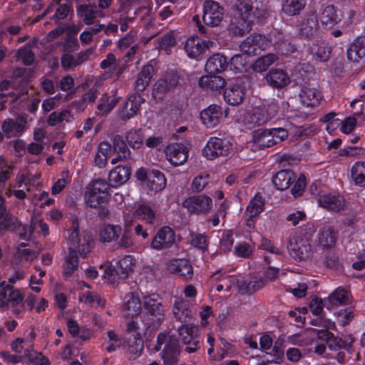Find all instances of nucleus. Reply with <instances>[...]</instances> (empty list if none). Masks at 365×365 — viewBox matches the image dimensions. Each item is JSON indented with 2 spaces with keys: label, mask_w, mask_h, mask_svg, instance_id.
<instances>
[{
  "label": "nucleus",
  "mask_w": 365,
  "mask_h": 365,
  "mask_svg": "<svg viewBox=\"0 0 365 365\" xmlns=\"http://www.w3.org/2000/svg\"><path fill=\"white\" fill-rule=\"evenodd\" d=\"M71 118V113L68 110H63L60 112H52L47 118V123L50 126H55L63 121L68 122Z\"/></svg>",
  "instance_id": "nucleus-54"
},
{
  "label": "nucleus",
  "mask_w": 365,
  "mask_h": 365,
  "mask_svg": "<svg viewBox=\"0 0 365 365\" xmlns=\"http://www.w3.org/2000/svg\"><path fill=\"white\" fill-rule=\"evenodd\" d=\"M253 141L261 148H269L277 144L271 129H257L253 133Z\"/></svg>",
  "instance_id": "nucleus-32"
},
{
  "label": "nucleus",
  "mask_w": 365,
  "mask_h": 365,
  "mask_svg": "<svg viewBox=\"0 0 365 365\" xmlns=\"http://www.w3.org/2000/svg\"><path fill=\"white\" fill-rule=\"evenodd\" d=\"M158 43V48L163 50H167L170 47L173 46L175 44V38L173 31H170L163 35L161 38H159Z\"/></svg>",
  "instance_id": "nucleus-59"
},
{
  "label": "nucleus",
  "mask_w": 365,
  "mask_h": 365,
  "mask_svg": "<svg viewBox=\"0 0 365 365\" xmlns=\"http://www.w3.org/2000/svg\"><path fill=\"white\" fill-rule=\"evenodd\" d=\"M232 150V144L224 139L216 137L210 138L202 153L208 160H214L220 156H227Z\"/></svg>",
  "instance_id": "nucleus-8"
},
{
  "label": "nucleus",
  "mask_w": 365,
  "mask_h": 365,
  "mask_svg": "<svg viewBox=\"0 0 365 365\" xmlns=\"http://www.w3.org/2000/svg\"><path fill=\"white\" fill-rule=\"evenodd\" d=\"M319 202L322 207L333 212H339L344 207V200L341 196L324 195L320 197Z\"/></svg>",
  "instance_id": "nucleus-35"
},
{
  "label": "nucleus",
  "mask_w": 365,
  "mask_h": 365,
  "mask_svg": "<svg viewBox=\"0 0 365 365\" xmlns=\"http://www.w3.org/2000/svg\"><path fill=\"white\" fill-rule=\"evenodd\" d=\"M165 155L169 162L178 166L187 161L188 148L182 143H170L166 147Z\"/></svg>",
  "instance_id": "nucleus-15"
},
{
  "label": "nucleus",
  "mask_w": 365,
  "mask_h": 365,
  "mask_svg": "<svg viewBox=\"0 0 365 365\" xmlns=\"http://www.w3.org/2000/svg\"><path fill=\"white\" fill-rule=\"evenodd\" d=\"M324 302L329 303L327 308L331 309L334 307L350 304L352 302V297L346 289L338 287L324 299Z\"/></svg>",
  "instance_id": "nucleus-24"
},
{
  "label": "nucleus",
  "mask_w": 365,
  "mask_h": 365,
  "mask_svg": "<svg viewBox=\"0 0 365 365\" xmlns=\"http://www.w3.org/2000/svg\"><path fill=\"white\" fill-rule=\"evenodd\" d=\"M170 272L178 274L185 280H190L193 275V269L190 262L186 259H173L168 263Z\"/></svg>",
  "instance_id": "nucleus-19"
},
{
  "label": "nucleus",
  "mask_w": 365,
  "mask_h": 365,
  "mask_svg": "<svg viewBox=\"0 0 365 365\" xmlns=\"http://www.w3.org/2000/svg\"><path fill=\"white\" fill-rule=\"evenodd\" d=\"M113 150L117 154L121 155L123 158L130 159L131 157V152L130 151L126 143L120 135H115L112 138Z\"/></svg>",
  "instance_id": "nucleus-46"
},
{
  "label": "nucleus",
  "mask_w": 365,
  "mask_h": 365,
  "mask_svg": "<svg viewBox=\"0 0 365 365\" xmlns=\"http://www.w3.org/2000/svg\"><path fill=\"white\" fill-rule=\"evenodd\" d=\"M26 356L28 357L30 362L34 365H50L48 359L41 353L29 350H26Z\"/></svg>",
  "instance_id": "nucleus-57"
},
{
  "label": "nucleus",
  "mask_w": 365,
  "mask_h": 365,
  "mask_svg": "<svg viewBox=\"0 0 365 365\" xmlns=\"http://www.w3.org/2000/svg\"><path fill=\"white\" fill-rule=\"evenodd\" d=\"M125 140L133 149L140 148L143 143V133L141 129L130 130L126 133Z\"/></svg>",
  "instance_id": "nucleus-53"
},
{
  "label": "nucleus",
  "mask_w": 365,
  "mask_h": 365,
  "mask_svg": "<svg viewBox=\"0 0 365 365\" xmlns=\"http://www.w3.org/2000/svg\"><path fill=\"white\" fill-rule=\"evenodd\" d=\"M206 49L203 41L199 38H190L185 45V50L190 58H196Z\"/></svg>",
  "instance_id": "nucleus-40"
},
{
  "label": "nucleus",
  "mask_w": 365,
  "mask_h": 365,
  "mask_svg": "<svg viewBox=\"0 0 365 365\" xmlns=\"http://www.w3.org/2000/svg\"><path fill=\"white\" fill-rule=\"evenodd\" d=\"M138 219L145 220L149 224H153L155 219V212L152 207L148 205H140L134 212Z\"/></svg>",
  "instance_id": "nucleus-51"
},
{
  "label": "nucleus",
  "mask_w": 365,
  "mask_h": 365,
  "mask_svg": "<svg viewBox=\"0 0 365 365\" xmlns=\"http://www.w3.org/2000/svg\"><path fill=\"white\" fill-rule=\"evenodd\" d=\"M279 57L277 54L269 53L257 58L252 63L251 68L257 73H262L268 69V68L277 61Z\"/></svg>",
  "instance_id": "nucleus-38"
},
{
  "label": "nucleus",
  "mask_w": 365,
  "mask_h": 365,
  "mask_svg": "<svg viewBox=\"0 0 365 365\" xmlns=\"http://www.w3.org/2000/svg\"><path fill=\"white\" fill-rule=\"evenodd\" d=\"M348 59L352 62L359 61L365 56V36L357 37L346 51Z\"/></svg>",
  "instance_id": "nucleus-30"
},
{
  "label": "nucleus",
  "mask_w": 365,
  "mask_h": 365,
  "mask_svg": "<svg viewBox=\"0 0 365 365\" xmlns=\"http://www.w3.org/2000/svg\"><path fill=\"white\" fill-rule=\"evenodd\" d=\"M237 9L240 17L244 21L245 25H242V29L235 27L234 31L240 36L251 30V23L256 19H260L265 16L267 9L262 0H237Z\"/></svg>",
  "instance_id": "nucleus-1"
},
{
  "label": "nucleus",
  "mask_w": 365,
  "mask_h": 365,
  "mask_svg": "<svg viewBox=\"0 0 365 365\" xmlns=\"http://www.w3.org/2000/svg\"><path fill=\"white\" fill-rule=\"evenodd\" d=\"M275 48L281 55L287 56L294 53L297 48L288 40H279L275 43Z\"/></svg>",
  "instance_id": "nucleus-55"
},
{
  "label": "nucleus",
  "mask_w": 365,
  "mask_h": 365,
  "mask_svg": "<svg viewBox=\"0 0 365 365\" xmlns=\"http://www.w3.org/2000/svg\"><path fill=\"white\" fill-rule=\"evenodd\" d=\"M190 243L195 247L205 250L207 248V237L205 235L190 232Z\"/></svg>",
  "instance_id": "nucleus-61"
},
{
  "label": "nucleus",
  "mask_w": 365,
  "mask_h": 365,
  "mask_svg": "<svg viewBox=\"0 0 365 365\" xmlns=\"http://www.w3.org/2000/svg\"><path fill=\"white\" fill-rule=\"evenodd\" d=\"M173 303V314L177 320L181 322H187L192 318V312L190 303L181 297H175Z\"/></svg>",
  "instance_id": "nucleus-21"
},
{
  "label": "nucleus",
  "mask_w": 365,
  "mask_h": 365,
  "mask_svg": "<svg viewBox=\"0 0 365 365\" xmlns=\"http://www.w3.org/2000/svg\"><path fill=\"white\" fill-rule=\"evenodd\" d=\"M269 45L270 40L265 36L259 34H253L241 42L240 49L244 54L254 56L259 55Z\"/></svg>",
  "instance_id": "nucleus-4"
},
{
  "label": "nucleus",
  "mask_w": 365,
  "mask_h": 365,
  "mask_svg": "<svg viewBox=\"0 0 365 365\" xmlns=\"http://www.w3.org/2000/svg\"><path fill=\"white\" fill-rule=\"evenodd\" d=\"M245 95V88L240 83H236L230 85L224 92L225 101L231 106L240 104Z\"/></svg>",
  "instance_id": "nucleus-26"
},
{
  "label": "nucleus",
  "mask_w": 365,
  "mask_h": 365,
  "mask_svg": "<svg viewBox=\"0 0 365 365\" xmlns=\"http://www.w3.org/2000/svg\"><path fill=\"white\" fill-rule=\"evenodd\" d=\"M311 52L320 61H327L330 58L331 49L324 43H317L312 46Z\"/></svg>",
  "instance_id": "nucleus-52"
},
{
  "label": "nucleus",
  "mask_w": 365,
  "mask_h": 365,
  "mask_svg": "<svg viewBox=\"0 0 365 365\" xmlns=\"http://www.w3.org/2000/svg\"><path fill=\"white\" fill-rule=\"evenodd\" d=\"M72 225L71 227V234L68 237V242L72 247L77 249L78 253L83 258H86L91 252L92 238L87 233L83 232L79 233V222L76 215L71 216Z\"/></svg>",
  "instance_id": "nucleus-3"
},
{
  "label": "nucleus",
  "mask_w": 365,
  "mask_h": 365,
  "mask_svg": "<svg viewBox=\"0 0 365 365\" xmlns=\"http://www.w3.org/2000/svg\"><path fill=\"white\" fill-rule=\"evenodd\" d=\"M108 193H98L91 190L86 191L84 199L86 205L90 207L97 209L103 204H107L109 200Z\"/></svg>",
  "instance_id": "nucleus-41"
},
{
  "label": "nucleus",
  "mask_w": 365,
  "mask_h": 365,
  "mask_svg": "<svg viewBox=\"0 0 365 365\" xmlns=\"http://www.w3.org/2000/svg\"><path fill=\"white\" fill-rule=\"evenodd\" d=\"M264 207V199L262 195L258 192L250 202L247 207V212L250 217H254L263 211Z\"/></svg>",
  "instance_id": "nucleus-48"
},
{
  "label": "nucleus",
  "mask_w": 365,
  "mask_h": 365,
  "mask_svg": "<svg viewBox=\"0 0 365 365\" xmlns=\"http://www.w3.org/2000/svg\"><path fill=\"white\" fill-rule=\"evenodd\" d=\"M83 297H85V302L93 307H103L105 304L104 300L98 294L88 292Z\"/></svg>",
  "instance_id": "nucleus-63"
},
{
  "label": "nucleus",
  "mask_w": 365,
  "mask_h": 365,
  "mask_svg": "<svg viewBox=\"0 0 365 365\" xmlns=\"http://www.w3.org/2000/svg\"><path fill=\"white\" fill-rule=\"evenodd\" d=\"M121 231L120 225H106L99 231V240L104 243L116 240L121 234Z\"/></svg>",
  "instance_id": "nucleus-39"
},
{
  "label": "nucleus",
  "mask_w": 365,
  "mask_h": 365,
  "mask_svg": "<svg viewBox=\"0 0 365 365\" xmlns=\"http://www.w3.org/2000/svg\"><path fill=\"white\" fill-rule=\"evenodd\" d=\"M155 72V68L150 63L145 65L137 76L134 89L137 92L145 91L149 86Z\"/></svg>",
  "instance_id": "nucleus-29"
},
{
  "label": "nucleus",
  "mask_w": 365,
  "mask_h": 365,
  "mask_svg": "<svg viewBox=\"0 0 365 365\" xmlns=\"http://www.w3.org/2000/svg\"><path fill=\"white\" fill-rule=\"evenodd\" d=\"M24 299V295L19 289H14L12 285H6L4 289L0 291V307L6 309L9 305L15 307L21 304Z\"/></svg>",
  "instance_id": "nucleus-16"
},
{
  "label": "nucleus",
  "mask_w": 365,
  "mask_h": 365,
  "mask_svg": "<svg viewBox=\"0 0 365 365\" xmlns=\"http://www.w3.org/2000/svg\"><path fill=\"white\" fill-rule=\"evenodd\" d=\"M17 57L21 59L25 66H31L35 61L34 52L27 47H22L18 50Z\"/></svg>",
  "instance_id": "nucleus-56"
},
{
  "label": "nucleus",
  "mask_w": 365,
  "mask_h": 365,
  "mask_svg": "<svg viewBox=\"0 0 365 365\" xmlns=\"http://www.w3.org/2000/svg\"><path fill=\"white\" fill-rule=\"evenodd\" d=\"M178 83V76L174 74L166 76L158 80L153 86V96L155 100L162 101L165 94L174 90Z\"/></svg>",
  "instance_id": "nucleus-14"
},
{
  "label": "nucleus",
  "mask_w": 365,
  "mask_h": 365,
  "mask_svg": "<svg viewBox=\"0 0 365 365\" xmlns=\"http://www.w3.org/2000/svg\"><path fill=\"white\" fill-rule=\"evenodd\" d=\"M287 249L292 257L299 261L311 259L313 255L309 240L299 235H294L289 240Z\"/></svg>",
  "instance_id": "nucleus-6"
},
{
  "label": "nucleus",
  "mask_w": 365,
  "mask_h": 365,
  "mask_svg": "<svg viewBox=\"0 0 365 365\" xmlns=\"http://www.w3.org/2000/svg\"><path fill=\"white\" fill-rule=\"evenodd\" d=\"M147 185L151 190L155 192L161 191L166 185V179L164 174L158 170L149 171Z\"/></svg>",
  "instance_id": "nucleus-37"
},
{
  "label": "nucleus",
  "mask_w": 365,
  "mask_h": 365,
  "mask_svg": "<svg viewBox=\"0 0 365 365\" xmlns=\"http://www.w3.org/2000/svg\"><path fill=\"white\" fill-rule=\"evenodd\" d=\"M307 185L306 178L304 174H300L295 180V183L291 190V192L294 197L302 195Z\"/></svg>",
  "instance_id": "nucleus-58"
},
{
  "label": "nucleus",
  "mask_w": 365,
  "mask_h": 365,
  "mask_svg": "<svg viewBox=\"0 0 365 365\" xmlns=\"http://www.w3.org/2000/svg\"><path fill=\"white\" fill-rule=\"evenodd\" d=\"M306 4V0H284L282 11L290 16L299 15L305 8Z\"/></svg>",
  "instance_id": "nucleus-44"
},
{
  "label": "nucleus",
  "mask_w": 365,
  "mask_h": 365,
  "mask_svg": "<svg viewBox=\"0 0 365 365\" xmlns=\"http://www.w3.org/2000/svg\"><path fill=\"white\" fill-rule=\"evenodd\" d=\"M295 173L290 170H280L274 175L272 182L279 190H285L296 180Z\"/></svg>",
  "instance_id": "nucleus-31"
},
{
  "label": "nucleus",
  "mask_w": 365,
  "mask_h": 365,
  "mask_svg": "<svg viewBox=\"0 0 365 365\" xmlns=\"http://www.w3.org/2000/svg\"><path fill=\"white\" fill-rule=\"evenodd\" d=\"M0 222V235H3L6 231H15L21 226L18 218L11 214L4 215Z\"/></svg>",
  "instance_id": "nucleus-47"
},
{
  "label": "nucleus",
  "mask_w": 365,
  "mask_h": 365,
  "mask_svg": "<svg viewBox=\"0 0 365 365\" xmlns=\"http://www.w3.org/2000/svg\"><path fill=\"white\" fill-rule=\"evenodd\" d=\"M144 101V98L138 93L130 95L120 111V118L127 120L135 116L140 110Z\"/></svg>",
  "instance_id": "nucleus-18"
},
{
  "label": "nucleus",
  "mask_w": 365,
  "mask_h": 365,
  "mask_svg": "<svg viewBox=\"0 0 365 365\" xmlns=\"http://www.w3.org/2000/svg\"><path fill=\"white\" fill-rule=\"evenodd\" d=\"M179 339L187 346L185 351L188 354L195 352L199 348V341L196 338L199 335V327L192 324H183L178 327Z\"/></svg>",
  "instance_id": "nucleus-7"
},
{
  "label": "nucleus",
  "mask_w": 365,
  "mask_h": 365,
  "mask_svg": "<svg viewBox=\"0 0 365 365\" xmlns=\"http://www.w3.org/2000/svg\"><path fill=\"white\" fill-rule=\"evenodd\" d=\"M230 66L236 72H242L246 66V60L241 54H235L230 59Z\"/></svg>",
  "instance_id": "nucleus-64"
},
{
  "label": "nucleus",
  "mask_w": 365,
  "mask_h": 365,
  "mask_svg": "<svg viewBox=\"0 0 365 365\" xmlns=\"http://www.w3.org/2000/svg\"><path fill=\"white\" fill-rule=\"evenodd\" d=\"M228 66L226 58L220 53L210 56L205 64V71L209 73H217L224 71Z\"/></svg>",
  "instance_id": "nucleus-34"
},
{
  "label": "nucleus",
  "mask_w": 365,
  "mask_h": 365,
  "mask_svg": "<svg viewBox=\"0 0 365 365\" xmlns=\"http://www.w3.org/2000/svg\"><path fill=\"white\" fill-rule=\"evenodd\" d=\"M299 35L302 38L310 39L319 31V25L317 15L314 13L306 14L298 24Z\"/></svg>",
  "instance_id": "nucleus-13"
},
{
  "label": "nucleus",
  "mask_w": 365,
  "mask_h": 365,
  "mask_svg": "<svg viewBox=\"0 0 365 365\" xmlns=\"http://www.w3.org/2000/svg\"><path fill=\"white\" fill-rule=\"evenodd\" d=\"M336 315L340 318L341 323L343 326H346L350 323L354 318V311L351 307H347L340 309L336 313Z\"/></svg>",
  "instance_id": "nucleus-62"
},
{
  "label": "nucleus",
  "mask_w": 365,
  "mask_h": 365,
  "mask_svg": "<svg viewBox=\"0 0 365 365\" xmlns=\"http://www.w3.org/2000/svg\"><path fill=\"white\" fill-rule=\"evenodd\" d=\"M224 16V9L218 2L207 0L203 6V22L210 26H217Z\"/></svg>",
  "instance_id": "nucleus-10"
},
{
  "label": "nucleus",
  "mask_w": 365,
  "mask_h": 365,
  "mask_svg": "<svg viewBox=\"0 0 365 365\" xmlns=\"http://www.w3.org/2000/svg\"><path fill=\"white\" fill-rule=\"evenodd\" d=\"M76 14L86 25L90 26L96 22V18H104L106 14L103 11L98 9L95 4H81L76 8Z\"/></svg>",
  "instance_id": "nucleus-17"
},
{
  "label": "nucleus",
  "mask_w": 365,
  "mask_h": 365,
  "mask_svg": "<svg viewBox=\"0 0 365 365\" xmlns=\"http://www.w3.org/2000/svg\"><path fill=\"white\" fill-rule=\"evenodd\" d=\"M143 306L145 309L143 317L145 328H157L159 327L165 318L160 297L156 294L144 296L143 297Z\"/></svg>",
  "instance_id": "nucleus-2"
},
{
  "label": "nucleus",
  "mask_w": 365,
  "mask_h": 365,
  "mask_svg": "<svg viewBox=\"0 0 365 365\" xmlns=\"http://www.w3.org/2000/svg\"><path fill=\"white\" fill-rule=\"evenodd\" d=\"M125 341L128 344V351L130 354L139 356L143 349V340L140 332V327L133 319L127 322Z\"/></svg>",
  "instance_id": "nucleus-5"
},
{
  "label": "nucleus",
  "mask_w": 365,
  "mask_h": 365,
  "mask_svg": "<svg viewBox=\"0 0 365 365\" xmlns=\"http://www.w3.org/2000/svg\"><path fill=\"white\" fill-rule=\"evenodd\" d=\"M222 115V108L217 105H211L200 113V119L207 128H213L219 124Z\"/></svg>",
  "instance_id": "nucleus-23"
},
{
  "label": "nucleus",
  "mask_w": 365,
  "mask_h": 365,
  "mask_svg": "<svg viewBox=\"0 0 365 365\" xmlns=\"http://www.w3.org/2000/svg\"><path fill=\"white\" fill-rule=\"evenodd\" d=\"M212 200L205 195H199L186 198L182 206L191 213L200 214L209 211L212 208Z\"/></svg>",
  "instance_id": "nucleus-11"
},
{
  "label": "nucleus",
  "mask_w": 365,
  "mask_h": 365,
  "mask_svg": "<svg viewBox=\"0 0 365 365\" xmlns=\"http://www.w3.org/2000/svg\"><path fill=\"white\" fill-rule=\"evenodd\" d=\"M340 21V17L336 14L333 5L327 6L322 13L321 21L322 24L332 27Z\"/></svg>",
  "instance_id": "nucleus-49"
},
{
  "label": "nucleus",
  "mask_w": 365,
  "mask_h": 365,
  "mask_svg": "<svg viewBox=\"0 0 365 365\" xmlns=\"http://www.w3.org/2000/svg\"><path fill=\"white\" fill-rule=\"evenodd\" d=\"M175 241V234L170 227L160 228L153 238L150 247L155 250H161L170 247Z\"/></svg>",
  "instance_id": "nucleus-12"
},
{
  "label": "nucleus",
  "mask_w": 365,
  "mask_h": 365,
  "mask_svg": "<svg viewBox=\"0 0 365 365\" xmlns=\"http://www.w3.org/2000/svg\"><path fill=\"white\" fill-rule=\"evenodd\" d=\"M225 84V80L220 76H203L199 80L200 86L207 91H220L224 88Z\"/></svg>",
  "instance_id": "nucleus-33"
},
{
  "label": "nucleus",
  "mask_w": 365,
  "mask_h": 365,
  "mask_svg": "<svg viewBox=\"0 0 365 365\" xmlns=\"http://www.w3.org/2000/svg\"><path fill=\"white\" fill-rule=\"evenodd\" d=\"M79 260L76 250L73 247H68V254L65 256L63 264V274L71 276L78 268Z\"/></svg>",
  "instance_id": "nucleus-36"
},
{
  "label": "nucleus",
  "mask_w": 365,
  "mask_h": 365,
  "mask_svg": "<svg viewBox=\"0 0 365 365\" xmlns=\"http://www.w3.org/2000/svg\"><path fill=\"white\" fill-rule=\"evenodd\" d=\"M351 178L356 185L365 186V162H356L351 168Z\"/></svg>",
  "instance_id": "nucleus-50"
},
{
  "label": "nucleus",
  "mask_w": 365,
  "mask_h": 365,
  "mask_svg": "<svg viewBox=\"0 0 365 365\" xmlns=\"http://www.w3.org/2000/svg\"><path fill=\"white\" fill-rule=\"evenodd\" d=\"M111 150V145L107 141L98 144L94 157V163L99 168H104L107 164L108 153Z\"/></svg>",
  "instance_id": "nucleus-43"
},
{
  "label": "nucleus",
  "mask_w": 365,
  "mask_h": 365,
  "mask_svg": "<svg viewBox=\"0 0 365 365\" xmlns=\"http://www.w3.org/2000/svg\"><path fill=\"white\" fill-rule=\"evenodd\" d=\"M267 83L272 88L281 89L290 83L287 73L280 68L271 69L266 75Z\"/></svg>",
  "instance_id": "nucleus-22"
},
{
  "label": "nucleus",
  "mask_w": 365,
  "mask_h": 365,
  "mask_svg": "<svg viewBox=\"0 0 365 365\" xmlns=\"http://www.w3.org/2000/svg\"><path fill=\"white\" fill-rule=\"evenodd\" d=\"M209 175L201 174L195 177L192 182L191 188L192 191L199 192L202 191L208 183Z\"/></svg>",
  "instance_id": "nucleus-60"
},
{
  "label": "nucleus",
  "mask_w": 365,
  "mask_h": 365,
  "mask_svg": "<svg viewBox=\"0 0 365 365\" xmlns=\"http://www.w3.org/2000/svg\"><path fill=\"white\" fill-rule=\"evenodd\" d=\"M131 175V169L129 165H118L110 171L108 180L113 187L119 186L126 182Z\"/></svg>",
  "instance_id": "nucleus-28"
},
{
  "label": "nucleus",
  "mask_w": 365,
  "mask_h": 365,
  "mask_svg": "<svg viewBox=\"0 0 365 365\" xmlns=\"http://www.w3.org/2000/svg\"><path fill=\"white\" fill-rule=\"evenodd\" d=\"M142 303L138 294L135 292H130L125 297L123 312L125 317H133L140 314Z\"/></svg>",
  "instance_id": "nucleus-25"
},
{
  "label": "nucleus",
  "mask_w": 365,
  "mask_h": 365,
  "mask_svg": "<svg viewBox=\"0 0 365 365\" xmlns=\"http://www.w3.org/2000/svg\"><path fill=\"white\" fill-rule=\"evenodd\" d=\"M135 261L132 256L125 255L118 262V274L120 279L126 278L133 272Z\"/></svg>",
  "instance_id": "nucleus-45"
},
{
  "label": "nucleus",
  "mask_w": 365,
  "mask_h": 365,
  "mask_svg": "<svg viewBox=\"0 0 365 365\" xmlns=\"http://www.w3.org/2000/svg\"><path fill=\"white\" fill-rule=\"evenodd\" d=\"M337 232L332 227L324 229L319 234L318 245L322 248H331L336 242Z\"/></svg>",
  "instance_id": "nucleus-42"
},
{
  "label": "nucleus",
  "mask_w": 365,
  "mask_h": 365,
  "mask_svg": "<svg viewBox=\"0 0 365 365\" xmlns=\"http://www.w3.org/2000/svg\"><path fill=\"white\" fill-rule=\"evenodd\" d=\"M301 103L307 107H316L322 99L321 93L315 88L308 86L302 87L299 94Z\"/></svg>",
  "instance_id": "nucleus-27"
},
{
  "label": "nucleus",
  "mask_w": 365,
  "mask_h": 365,
  "mask_svg": "<svg viewBox=\"0 0 365 365\" xmlns=\"http://www.w3.org/2000/svg\"><path fill=\"white\" fill-rule=\"evenodd\" d=\"M277 111L278 106L275 103L264 106L262 108H255L249 113L247 123L255 126L264 125L275 117Z\"/></svg>",
  "instance_id": "nucleus-9"
},
{
  "label": "nucleus",
  "mask_w": 365,
  "mask_h": 365,
  "mask_svg": "<svg viewBox=\"0 0 365 365\" xmlns=\"http://www.w3.org/2000/svg\"><path fill=\"white\" fill-rule=\"evenodd\" d=\"M27 118L24 115H19L16 119L7 118L1 125V129L4 133L11 135H16L19 133H22L26 127Z\"/></svg>",
  "instance_id": "nucleus-20"
}]
</instances>
